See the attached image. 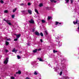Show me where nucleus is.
<instances>
[{
	"label": "nucleus",
	"instance_id": "obj_1",
	"mask_svg": "<svg viewBox=\"0 0 79 79\" xmlns=\"http://www.w3.org/2000/svg\"><path fill=\"white\" fill-rule=\"evenodd\" d=\"M8 59H9L8 58H6V60L4 62V64H7V63H8Z\"/></svg>",
	"mask_w": 79,
	"mask_h": 79
},
{
	"label": "nucleus",
	"instance_id": "obj_2",
	"mask_svg": "<svg viewBox=\"0 0 79 79\" xmlns=\"http://www.w3.org/2000/svg\"><path fill=\"white\" fill-rule=\"evenodd\" d=\"M28 22L31 24H34V21L33 20V19H31V20L29 21Z\"/></svg>",
	"mask_w": 79,
	"mask_h": 79
},
{
	"label": "nucleus",
	"instance_id": "obj_3",
	"mask_svg": "<svg viewBox=\"0 0 79 79\" xmlns=\"http://www.w3.org/2000/svg\"><path fill=\"white\" fill-rule=\"evenodd\" d=\"M55 23V25H58V26H59L60 25H61V23H59L58 22L56 21Z\"/></svg>",
	"mask_w": 79,
	"mask_h": 79
},
{
	"label": "nucleus",
	"instance_id": "obj_4",
	"mask_svg": "<svg viewBox=\"0 0 79 79\" xmlns=\"http://www.w3.org/2000/svg\"><path fill=\"white\" fill-rule=\"evenodd\" d=\"M35 35H37L38 36H40V33L39 32L37 31H36L35 32Z\"/></svg>",
	"mask_w": 79,
	"mask_h": 79
},
{
	"label": "nucleus",
	"instance_id": "obj_5",
	"mask_svg": "<svg viewBox=\"0 0 79 79\" xmlns=\"http://www.w3.org/2000/svg\"><path fill=\"white\" fill-rule=\"evenodd\" d=\"M18 50H16L15 49V48H14L13 50H12V52H15V53L17 52Z\"/></svg>",
	"mask_w": 79,
	"mask_h": 79
},
{
	"label": "nucleus",
	"instance_id": "obj_6",
	"mask_svg": "<svg viewBox=\"0 0 79 79\" xmlns=\"http://www.w3.org/2000/svg\"><path fill=\"white\" fill-rule=\"evenodd\" d=\"M10 22V21L8 20V21H7V23L8 24H9V25L10 26H11V25H12V24H11V23L10 22Z\"/></svg>",
	"mask_w": 79,
	"mask_h": 79
},
{
	"label": "nucleus",
	"instance_id": "obj_7",
	"mask_svg": "<svg viewBox=\"0 0 79 79\" xmlns=\"http://www.w3.org/2000/svg\"><path fill=\"white\" fill-rule=\"evenodd\" d=\"M16 74H21V72L20 70H18V72H16Z\"/></svg>",
	"mask_w": 79,
	"mask_h": 79
},
{
	"label": "nucleus",
	"instance_id": "obj_8",
	"mask_svg": "<svg viewBox=\"0 0 79 79\" xmlns=\"http://www.w3.org/2000/svg\"><path fill=\"white\" fill-rule=\"evenodd\" d=\"M27 11H28V13H29V14H30V15L32 14V11H31V10H27Z\"/></svg>",
	"mask_w": 79,
	"mask_h": 79
},
{
	"label": "nucleus",
	"instance_id": "obj_9",
	"mask_svg": "<svg viewBox=\"0 0 79 79\" xmlns=\"http://www.w3.org/2000/svg\"><path fill=\"white\" fill-rule=\"evenodd\" d=\"M50 1L51 3H56V1L54 0H50Z\"/></svg>",
	"mask_w": 79,
	"mask_h": 79
},
{
	"label": "nucleus",
	"instance_id": "obj_10",
	"mask_svg": "<svg viewBox=\"0 0 79 79\" xmlns=\"http://www.w3.org/2000/svg\"><path fill=\"white\" fill-rule=\"evenodd\" d=\"M20 36L21 35L20 34H19L16 35V37H17V39H19V38L20 37Z\"/></svg>",
	"mask_w": 79,
	"mask_h": 79
},
{
	"label": "nucleus",
	"instance_id": "obj_11",
	"mask_svg": "<svg viewBox=\"0 0 79 79\" xmlns=\"http://www.w3.org/2000/svg\"><path fill=\"white\" fill-rule=\"evenodd\" d=\"M45 9L48 10H50V7H46Z\"/></svg>",
	"mask_w": 79,
	"mask_h": 79
},
{
	"label": "nucleus",
	"instance_id": "obj_12",
	"mask_svg": "<svg viewBox=\"0 0 79 79\" xmlns=\"http://www.w3.org/2000/svg\"><path fill=\"white\" fill-rule=\"evenodd\" d=\"M35 11L36 13L38 14L39 15V12L38 11V10H37L35 9Z\"/></svg>",
	"mask_w": 79,
	"mask_h": 79
},
{
	"label": "nucleus",
	"instance_id": "obj_13",
	"mask_svg": "<svg viewBox=\"0 0 79 79\" xmlns=\"http://www.w3.org/2000/svg\"><path fill=\"white\" fill-rule=\"evenodd\" d=\"M36 52H37V49H36L35 50L33 51V53H36Z\"/></svg>",
	"mask_w": 79,
	"mask_h": 79
},
{
	"label": "nucleus",
	"instance_id": "obj_14",
	"mask_svg": "<svg viewBox=\"0 0 79 79\" xmlns=\"http://www.w3.org/2000/svg\"><path fill=\"white\" fill-rule=\"evenodd\" d=\"M39 6L40 7H41V6H43V4L42 3H40V4Z\"/></svg>",
	"mask_w": 79,
	"mask_h": 79
},
{
	"label": "nucleus",
	"instance_id": "obj_15",
	"mask_svg": "<svg viewBox=\"0 0 79 79\" xmlns=\"http://www.w3.org/2000/svg\"><path fill=\"white\" fill-rule=\"evenodd\" d=\"M63 78H64L65 79H69V78L68 77H64Z\"/></svg>",
	"mask_w": 79,
	"mask_h": 79
},
{
	"label": "nucleus",
	"instance_id": "obj_16",
	"mask_svg": "<svg viewBox=\"0 0 79 79\" xmlns=\"http://www.w3.org/2000/svg\"><path fill=\"white\" fill-rule=\"evenodd\" d=\"M6 45H9V42L8 41H6Z\"/></svg>",
	"mask_w": 79,
	"mask_h": 79
},
{
	"label": "nucleus",
	"instance_id": "obj_17",
	"mask_svg": "<svg viewBox=\"0 0 79 79\" xmlns=\"http://www.w3.org/2000/svg\"><path fill=\"white\" fill-rule=\"evenodd\" d=\"M52 18V17L48 16V20H50V19H51Z\"/></svg>",
	"mask_w": 79,
	"mask_h": 79
},
{
	"label": "nucleus",
	"instance_id": "obj_18",
	"mask_svg": "<svg viewBox=\"0 0 79 79\" xmlns=\"http://www.w3.org/2000/svg\"><path fill=\"white\" fill-rule=\"evenodd\" d=\"M40 35L41 37H43L44 36V34H43V33L41 32L40 33Z\"/></svg>",
	"mask_w": 79,
	"mask_h": 79
},
{
	"label": "nucleus",
	"instance_id": "obj_19",
	"mask_svg": "<svg viewBox=\"0 0 79 79\" xmlns=\"http://www.w3.org/2000/svg\"><path fill=\"white\" fill-rule=\"evenodd\" d=\"M53 52L54 53H57V52H58V51H56L55 50H53Z\"/></svg>",
	"mask_w": 79,
	"mask_h": 79
},
{
	"label": "nucleus",
	"instance_id": "obj_20",
	"mask_svg": "<svg viewBox=\"0 0 79 79\" xmlns=\"http://www.w3.org/2000/svg\"><path fill=\"white\" fill-rule=\"evenodd\" d=\"M17 10V8H15V9L13 10V13H15V12Z\"/></svg>",
	"mask_w": 79,
	"mask_h": 79
},
{
	"label": "nucleus",
	"instance_id": "obj_21",
	"mask_svg": "<svg viewBox=\"0 0 79 79\" xmlns=\"http://www.w3.org/2000/svg\"><path fill=\"white\" fill-rule=\"evenodd\" d=\"M45 22H46L45 20H42V23H45Z\"/></svg>",
	"mask_w": 79,
	"mask_h": 79
},
{
	"label": "nucleus",
	"instance_id": "obj_22",
	"mask_svg": "<svg viewBox=\"0 0 79 79\" xmlns=\"http://www.w3.org/2000/svg\"><path fill=\"white\" fill-rule=\"evenodd\" d=\"M38 74V73H37L36 71H35L34 73V74H35V75H37Z\"/></svg>",
	"mask_w": 79,
	"mask_h": 79
},
{
	"label": "nucleus",
	"instance_id": "obj_23",
	"mask_svg": "<svg viewBox=\"0 0 79 79\" xmlns=\"http://www.w3.org/2000/svg\"><path fill=\"white\" fill-rule=\"evenodd\" d=\"M6 40L7 41H10V40H11V39H10V38H9V39H6Z\"/></svg>",
	"mask_w": 79,
	"mask_h": 79
},
{
	"label": "nucleus",
	"instance_id": "obj_24",
	"mask_svg": "<svg viewBox=\"0 0 79 79\" xmlns=\"http://www.w3.org/2000/svg\"><path fill=\"white\" fill-rule=\"evenodd\" d=\"M4 13H8V10H4Z\"/></svg>",
	"mask_w": 79,
	"mask_h": 79
},
{
	"label": "nucleus",
	"instance_id": "obj_25",
	"mask_svg": "<svg viewBox=\"0 0 79 79\" xmlns=\"http://www.w3.org/2000/svg\"><path fill=\"white\" fill-rule=\"evenodd\" d=\"M45 33L46 34V35H48V32L47 31H45Z\"/></svg>",
	"mask_w": 79,
	"mask_h": 79
},
{
	"label": "nucleus",
	"instance_id": "obj_26",
	"mask_svg": "<svg viewBox=\"0 0 79 79\" xmlns=\"http://www.w3.org/2000/svg\"><path fill=\"white\" fill-rule=\"evenodd\" d=\"M39 61H43V60H42L41 58H40Z\"/></svg>",
	"mask_w": 79,
	"mask_h": 79
},
{
	"label": "nucleus",
	"instance_id": "obj_27",
	"mask_svg": "<svg viewBox=\"0 0 79 79\" xmlns=\"http://www.w3.org/2000/svg\"><path fill=\"white\" fill-rule=\"evenodd\" d=\"M65 1H66V3H68L69 2V0H65Z\"/></svg>",
	"mask_w": 79,
	"mask_h": 79
},
{
	"label": "nucleus",
	"instance_id": "obj_28",
	"mask_svg": "<svg viewBox=\"0 0 79 79\" xmlns=\"http://www.w3.org/2000/svg\"><path fill=\"white\" fill-rule=\"evenodd\" d=\"M10 79H15V77H10Z\"/></svg>",
	"mask_w": 79,
	"mask_h": 79
},
{
	"label": "nucleus",
	"instance_id": "obj_29",
	"mask_svg": "<svg viewBox=\"0 0 79 79\" xmlns=\"http://www.w3.org/2000/svg\"><path fill=\"white\" fill-rule=\"evenodd\" d=\"M3 20H4V21H6V23L8 22V20H6V19H3Z\"/></svg>",
	"mask_w": 79,
	"mask_h": 79
},
{
	"label": "nucleus",
	"instance_id": "obj_30",
	"mask_svg": "<svg viewBox=\"0 0 79 79\" xmlns=\"http://www.w3.org/2000/svg\"><path fill=\"white\" fill-rule=\"evenodd\" d=\"M0 2H1V3H2V4L4 3V2H3V1L2 0H1L0 1Z\"/></svg>",
	"mask_w": 79,
	"mask_h": 79
},
{
	"label": "nucleus",
	"instance_id": "obj_31",
	"mask_svg": "<svg viewBox=\"0 0 79 79\" xmlns=\"http://www.w3.org/2000/svg\"><path fill=\"white\" fill-rule=\"evenodd\" d=\"M17 58H18V59H20V58H21V57H20V56H17Z\"/></svg>",
	"mask_w": 79,
	"mask_h": 79
},
{
	"label": "nucleus",
	"instance_id": "obj_32",
	"mask_svg": "<svg viewBox=\"0 0 79 79\" xmlns=\"http://www.w3.org/2000/svg\"><path fill=\"white\" fill-rule=\"evenodd\" d=\"M18 38H17L16 39H15L14 40V41H17V40H18Z\"/></svg>",
	"mask_w": 79,
	"mask_h": 79
},
{
	"label": "nucleus",
	"instance_id": "obj_33",
	"mask_svg": "<svg viewBox=\"0 0 79 79\" xmlns=\"http://www.w3.org/2000/svg\"><path fill=\"white\" fill-rule=\"evenodd\" d=\"M21 12L22 13H24V12H25V10H22L21 11Z\"/></svg>",
	"mask_w": 79,
	"mask_h": 79
},
{
	"label": "nucleus",
	"instance_id": "obj_34",
	"mask_svg": "<svg viewBox=\"0 0 79 79\" xmlns=\"http://www.w3.org/2000/svg\"><path fill=\"white\" fill-rule=\"evenodd\" d=\"M28 5V6H30V5H31V3L30 2H28V4H27Z\"/></svg>",
	"mask_w": 79,
	"mask_h": 79
},
{
	"label": "nucleus",
	"instance_id": "obj_35",
	"mask_svg": "<svg viewBox=\"0 0 79 79\" xmlns=\"http://www.w3.org/2000/svg\"><path fill=\"white\" fill-rule=\"evenodd\" d=\"M35 31V30L34 29H33L32 31V32H34Z\"/></svg>",
	"mask_w": 79,
	"mask_h": 79
},
{
	"label": "nucleus",
	"instance_id": "obj_36",
	"mask_svg": "<svg viewBox=\"0 0 79 79\" xmlns=\"http://www.w3.org/2000/svg\"><path fill=\"white\" fill-rule=\"evenodd\" d=\"M70 2H71V3H73V0H70Z\"/></svg>",
	"mask_w": 79,
	"mask_h": 79
},
{
	"label": "nucleus",
	"instance_id": "obj_37",
	"mask_svg": "<svg viewBox=\"0 0 79 79\" xmlns=\"http://www.w3.org/2000/svg\"><path fill=\"white\" fill-rule=\"evenodd\" d=\"M62 73H63V72H60V75H62Z\"/></svg>",
	"mask_w": 79,
	"mask_h": 79
},
{
	"label": "nucleus",
	"instance_id": "obj_38",
	"mask_svg": "<svg viewBox=\"0 0 79 79\" xmlns=\"http://www.w3.org/2000/svg\"><path fill=\"white\" fill-rule=\"evenodd\" d=\"M75 24H77V19L76 20V21L75 22Z\"/></svg>",
	"mask_w": 79,
	"mask_h": 79
},
{
	"label": "nucleus",
	"instance_id": "obj_39",
	"mask_svg": "<svg viewBox=\"0 0 79 79\" xmlns=\"http://www.w3.org/2000/svg\"><path fill=\"white\" fill-rule=\"evenodd\" d=\"M12 18H14L15 17V15H12Z\"/></svg>",
	"mask_w": 79,
	"mask_h": 79
},
{
	"label": "nucleus",
	"instance_id": "obj_40",
	"mask_svg": "<svg viewBox=\"0 0 79 79\" xmlns=\"http://www.w3.org/2000/svg\"><path fill=\"white\" fill-rule=\"evenodd\" d=\"M40 41L41 42H43V40L42 39L40 40Z\"/></svg>",
	"mask_w": 79,
	"mask_h": 79
},
{
	"label": "nucleus",
	"instance_id": "obj_41",
	"mask_svg": "<svg viewBox=\"0 0 79 79\" xmlns=\"http://www.w3.org/2000/svg\"><path fill=\"white\" fill-rule=\"evenodd\" d=\"M26 79H31L30 78H29L28 77H27L26 78Z\"/></svg>",
	"mask_w": 79,
	"mask_h": 79
},
{
	"label": "nucleus",
	"instance_id": "obj_42",
	"mask_svg": "<svg viewBox=\"0 0 79 79\" xmlns=\"http://www.w3.org/2000/svg\"><path fill=\"white\" fill-rule=\"evenodd\" d=\"M20 5H21V6H23V5H24V3H22V4H20Z\"/></svg>",
	"mask_w": 79,
	"mask_h": 79
},
{
	"label": "nucleus",
	"instance_id": "obj_43",
	"mask_svg": "<svg viewBox=\"0 0 79 79\" xmlns=\"http://www.w3.org/2000/svg\"><path fill=\"white\" fill-rule=\"evenodd\" d=\"M73 23L74 24H76V23H75V22L74 21H73Z\"/></svg>",
	"mask_w": 79,
	"mask_h": 79
},
{
	"label": "nucleus",
	"instance_id": "obj_44",
	"mask_svg": "<svg viewBox=\"0 0 79 79\" xmlns=\"http://www.w3.org/2000/svg\"><path fill=\"white\" fill-rule=\"evenodd\" d=\"M60 43V42H59V46L60 47V45L59 44Z\"/></svg>",
	"mask_w": 79,
	"mask_h": 79
},
{
	"label": "nucleus",
	"instance_id": "obj_45",
	"mask_svg": "<svg viewBox=\"0 0 79 79\" xmlns=\"http://www.w3.org/2000/svg\"><path fill=\"white\" fill-rule=\"evenodd\" d=\"M41 49H39L38 50V51H40V50H41Z\"/></svg>",
	"mask_w": 79,
	"mask_h": 79
},
{
	"label": "nucleus",
	"instance_id": "obj_46",
	"mask_svg": "<svg viewBox=\"0 0 79 79\" xmlns=\"http://www.w3.org/2000/svg\"><path fill=\"white\" fill-rule=\"evenodd\" d=\"M19 53H22V52H21V51H19Z\"/></svg>",
	"mask_w": 79,
	"mask_h": 79
},
{
	"label": "nucleus",
	"instance_id": "obj_47",
	"mask_svg": "<svg viewBox=\"0 0 79 79\" xmlns=\"http://www.w3.org/2000/svg\"><path fill=\"white\" fill-rule=\"evenodd\" d=\"M6 52H8V50H6Z\"/></svg>",
	"mask_w": 79,
	"mask_h": 79
},
{
	"label": "nucleus",
	"instance_id": "obj_48",
	"mask_svg": "<svg viewBox=\"0 0 79 79\" xmlns=\"http://www.w3.org/2000/svg\"><path fill=\"white\" fill-rule=\"evenodd\" d=\"M15 76H16V74L14 75Z\"/></svg>",
	"mask_w": 79,
	"mask_h": 79
},
{
	"label": "nucleus",
	"instance_id": "obj_49",
	"mask_svg": "<svg viewBox=\"0 0 79 79\" xmlns=\"http://www.w3.org/2000/svg\"><path fill=\"white\" fill-rule=\"evenodd\" d=\"M38 60H39V59H40V58H38Z\"/></svg>",
	"mask_w": 79,
	"mask_h": 79
},
{
	"label": "nucleus",
	"instance_id": "obj_50",
	"mask_svg": "<svg viewBox=\"0 0 79 79\" xmlns=\"http://www.w3.org/2000/svg\"><path fill=\"white\" fill-rule=\"evenodd\" d=\"M6 38H7V37H6V38H5V39H6Z\"/></svg>",
	"mask_w": 79,
	"mask_h": 79
},
{
	"label": "nucleus",
	"instance_id": "obj_51",
	"mask_svg": "<svg viewBox=\"0 0 79 79\" xmlns=\"http://www.w3.org/2000/svg\"><path fill=\"white\" fill-rule=\"evenodd\" d=\"M15 35H16V34H15Z\"/></svg>",
	"mask_w": 79,
	"mask_h": 79
},
{
	"label": "nucleus",
	"instance_id": "obj_52",
	"mask_svg": "<svg viewBox=\"0 0 79 79\" xmlns=\"http://www.w3.org/2000/svg\"><path fill=\"white\" fill-rule=\"evenodd\" d=\"M78 2H79V0H78Z\"/></svg>",
	"mask_w": 79,
	"mask_h": 79
},
{
	"label": "nucleus",
	"instance_id": "obj_53",
	"mask_svg": "<svg viewBox=\"0 0 79 79\" xmlns=\"http://www.w3.org/2000/svg\"><path fill=\"white\" fill-rule=\"evenodd\" d=\"M40 79H41V78Z\"/></svg>",
	"mask_w": 79,
	"mask_h": 79
}]
</instances>
